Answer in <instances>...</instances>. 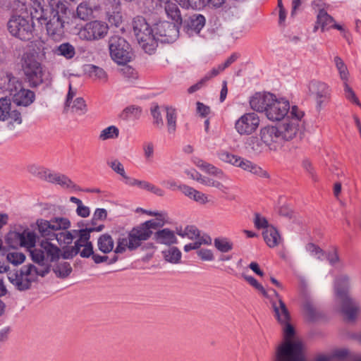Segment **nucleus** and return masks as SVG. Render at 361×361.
Listing matches in <instances>:
<instances>
[{
    "label": "nucleus",
    "instance_id": "nucleus-6",
    "mask_svg": "<svg viewBox=\"0 0 361 361\" xmlns=\"http://www.w3.org/2000/svg\"><path fill=\"white\" fill-rule=\"evenodd\" d=\"M303 116L304 112L298 106L291 107L290 114L279 126L283 141L290 140L298 135L303 125L302 121Z\"/></svg>",
    "mask_w": 361,
    "mask_h": 361
},
{
    "label": "nucleus",
    "instance_id": "nucleus-1",
    "mask_svg": "<svg viewBox=\"0 0 361 361\" xmlns=\"http://www.w3.org/2000/svg\"><path fill=\"white\" fill-rule=\"evenodd\" d=\"M60 254L61 250L56 245L43 241L38 247L30 251L32 260L37 265L29 264L19 271L9 272V281L19 290L30 288L39 276L44 277L49 272L50 262L57 260Z\"/></svg>",
    "mask_w": 361,
    "mask_h": 361
},
{
    "label": "nucleus",
    "instance_id": "nucleus-20",
    "mask_svg": "<svg viewBox=\"0 0 361 361\" xmlns=\"http://www.w3.org/2000/svg\"><path fill=\"white\" fill-rule=\"evenodd\" d=\"M78 239L75 242L73 246L67 247L63 249V252L61 254L63 258L64 259H71L75 255H77L80 250L82 247H84L87 245V243H91L90 241V235L89 234L88 231L86 229L78 230Z\"/></svg>",
    "mask_w": 361,
    "mask_h": 361
},
{
    "label": "nucleus",
    "instance_id": "nucleus-49",
    "mask_svg": "<svg viewBox=\"0 0 361 361\" xmlns=\"http://www.w3.org/2000/svg\"><path fill=\"white\" fill-rule=\"evenodd\" d=\"M29 172L33 176L47 180V176L49 173V169H45L42 166H37V165H30L28 167Z\"/></svg>",
    "mask_w": 361,
    "mask_h": 361
},
{
    "label": "nucleus",
    "instance_id": "nucleus-54",
    "mask_svg": "<svg viewBox=\"0 0 361 361\" xmlns=\"http://www.w3.org/2000/svg\"><path fill=\"white\" fill-rule=\"evenodd\" d=\"M73 111L79 115H82L87 111L85 100L82 97L76 98L71 106Z\"/></svg>",
    "mask_w": 361,
    "mask_h": 361
},
{
    "label": "nucleus",
    "instance_id": "nucleus-3",
    "mask_svg": "<svg viewBox=\"0 0 361 361\" xmlns=\"http://www.w3.org/2000/svg\"><path fill=\"white\" fill-rule=\"evenodd\" d=\"M133 29L138 44L147 54H152L157 47V41L153 30L145 18L137 16L133 20Z\"/></svg>",
    "mask_w": 361,
    "mask_h": 361
},
{
    "label": "nucleus",
    "instance_id": "nucleus-46",
    "mask_svg": "<svg viewBox=\"0 0 361 361\" xmlns=\"http://www.w3.org/2000/svg\"><path fill=\"white\" fill-rule=\"evenodd\" d=\"M217 157L221 161L229 164L233 166H235L239 158V156L230 153L228 151L224 149L219 150L217 152Z\"/></svg>",
    "mask_w": 361,
    "mask_h": 361
},
{
    "label": "nucleus",
    "instance_id": "nucleus-4",
    "mask_svg": "<svg viewBox=\"0 0 361 361\" xmlns=\"http://www.w3.org/2000/svg\"><path fill=\"white\" fill-rule=\"evenodd\" d=\"M271 291L273 292L274 295L278 299L277 302H272V306L275 312V316L277 319V320L281 323L285 324V327L283 329V334H284V338L286 341L282 343L281 345H279L277 348L276 354V360L275 361H279L278 360V355L279 352L280 351L281 348H282L283 346H285L287 343H299L301 345V351H302V343L300 341H291L290 338L294 335V329L293 327L288 323L290 315L289 312L288 311V309L285 305V303L282 301L281 298L279 295L278 293L272 289ZM301 357L302 360H304L303 356H302V352H301Z\"/></svg>",
    "mask_w": 361,
    "mask_h": 361
},
{
    "label": "nucleus",
    "instance_id": "nucleus-38",
    "mask_svg": "<svg viewBox=\"0 0 361 361\" xmlns=\"http://www.w3.org/2000/svg\"><path fill=\"white\" fill-rule=\"evenodd\" d=\"M198 182L203 184L205 186L208 187H213L216 189H218L220 192H221L224 194H228L229 191V188L224 185L221 182L216 180L213 178H209V177H204V178H199Z\"/></svg>",
    "mask_w": 361,
    "mask_h": 361
},
{
    "label": "nucleus",
    "instance_id": "nucleus-14",
    "mask_svg": "<svg viewBox=\"0 0 361 361\" xmlns=\"http://www.w3.org/2000/svg\"><path fill=\"white\" fill-rule=\"evenodd\" d=\"M290 106L289 101L285 98H278L274 94L270 102L265 116L271 121H281L290 114Z\"/></svg>",
    "mask_w": 361,
    "mask_h": 361
},
{
    "label": "nucleus",
    "instance_id": "nucleus-32",
    "mask_svg": "<svg viewBox=\"0 0 361 361\" xmlns=\"http://www.w3.org/2000/svg\"><path fill=\"white\" fill-rule=\"evenodd\" d=\"M97 247L102 252L109 253L114 250V240L109 234H102L97 240Z\"/></svg>",
    "mask_w": 361,
    "mask_h": 361
},
{
    "label": "nucleus",
    "instance_id": "nucleus-42",
    "mask_svg": "<svg viewBox=\"0 0 361 361\" xmlns=\"http://www.w3.org/2000/svg\"><path fill=\"white\" fill-rule=\"evenodd\" d=\"M214 247L221 252H228L233 247V243L227 238H216L214 240Z\"/></svg>",
    "mask_w": 361,
    "mask_h": 361
},
{
    "label": "nucleus",
    "instance_id": "nucleus-17",
    "mask_svg": "<svg viewBox=\"0 0 361 361\" xmlns=\"http://www.w3.org/2000/svg\"><path fill=\"white\" fill-rule=\"evenodd\" d=\"M260 119L255 113H245L235 123V129L241 135H250L258 128Z\"/></svg>",
    "mask_w": 361,
    "mask_h": 361
},
{
    "label": "nucleus",
    "instance_id": "nucleus-27",
    "mask_svg": "<svg viewBox=\"0 0 361 361\" xmlns=\"http://www.w3.org/2000/svg\"><path fill=\"white\" fill-rule=\"evenodd\" d=\"M47 181L61 185L65 188H75L74 183L66 176L49 171Z\"/></svg>",
    "mask_w": 361,
    "mask_h": 361
},
{
    "label": "nucleus",
    "instance_id": "nucleus-18",
    "mask_svg": "<svg viewBox=\"0 0 361 361\" xmlns=\"http://www.w3.org/2000/svg\"><path fill=\"white\" fill-rule=\"evenodd\" d=\"M278 360L279 361H304L301 357L300 343H287L279 352ZM317 361H329V360L326 357H322Z\"/></svg>",
    "mask_w": 361,
    "mask_h": 361
},
{
    "label": "nucleus",
    "instance_id": "nucleus-56",
    "mask_svg": "<svg viewBox=\"0 0 361 361\" xmlns=\"http://www.w3.org/2000/svg\"><path fill=\"white\" fill-rule=\"evenodd\" d=\"M254 224L255 226L258 229H267V228L270 227L267 219L258 213L255 214Z\"/></svg>",
    "mask_w": 361,
    "mask_h": 361
},
{
    "label": "nucleus",
    "instance_id": "nucleus-19",
    "mask_svg": "<svg viewBox=\"0 0 361 361\" xmlns=\"http://www.w3.org/2000/svg\"><path fill=\"white\" fill-rule=\"evenodd\" d=\"M11 119L10 123H16L20 124L22 118L20 113L11 105V100L7 98L0 99V120L6 121Z\"/></svg>",
    "mask_w": 361,
    "mask_h": 361
},
{
    "label": "nucleus",
    "instance_id": "nucleus-55",
    "mask_svg": "<svg viewBox=\"0 0 361 361\" xmlns=\"http://www.w3.org/2000/svg\"><path fill=\"white\" fill-rule=\"evenodd\" d=\"M151 114L153 117V124L157 128H162L164 126V121L158 106H154L151 109Z\"/></svg>",
    "mask_w": 361,
    "mask_h": 361
},
{
    "label": "nucleus",
    "instance_id": "nucleus-9",
    "mask_svg": "<svg viewBox=\"0 0 361 361\" xmlns=\"http://www.w3.org/2000/svg\"><path fill=\"white\" fill-rule=\"evenodd\" d=\"M8 88L13 94V102L17 106H27L35 100V93L23 87L22 82L11 74H7Z\"/></svg>",
    "mask_w": 361,
    "mask_h": 361
},
{
    "label": "nucleus",
    "instance_id": "nucleus-35",
    "mask_svg": "<svg viewBox=\"0 0 361 361\" xmlns=\"http://www.w3.org/2000/svg\"><path fill=\"white\" fill-rule=\"evenodd\" d=\"M164 259L171 264H179L181 262L182 253L176 247H169L161 252Z\"/></svg>",
    "mask_w": 361,
    "mask_h": 361
},
{
    "label": "nucleus",
    "instance_id": "nucleus-33",
    "mask_svg": "<svg viewBox=\"0 0 361 361\" xmlns=\"http://www.w3.org/2000/svg\"><path fill=\"white\" fill-rule=\"evenodd\" d=\"M165 12L169 18H171L177 24L182 23V16L180 11L176 3L171 2L170 0L165 2Z\"/></svg>",
    "mask_w": 361,
    "mask_h": 361
},
{
    "label": "nucleus",
    "instance_id": "nucleus-31",
    "mask_svg": "<svg viewBox=\"0 0 361 361\" xmlns=\"http://www.w3.org/2000/svg\"><path fill=\"white\" fill-rule=\"evenodd\" d=\"M78 230L63 231L54 234V239L56 240L61 245H68L72 243L74 238L78 236Z\"/></svg>",
    "mask_w": 361,
    "mask_h": 361
},
{
    "label": "nucleus",
    "instance_id": "nucleus-10",
    "mask_svg": "<svg viewBox=\"0 0 361 361\" xmlns=\"http://www.w3.org/2000/svg\"><path fill=\"white\" fill-rule=\"evenodd\" d=\"M37 226L39 233L42 237L46 238V240H42L41 243L43 241H47L51 244L49 240H54V235L56 232L59 230L68 229L71 226V223L66 218L55 217L50 221L38 219L37 221ZM51 245L53 244L51 243Z\"/></svg>",
    "mask_w": 361,
    "mask_h": 361
},
{
    "label": "nucleus",
    "instance_id": "nucleus-61",
    "mask_svg": "<svg viewBox=\"0 0 361 361\" xmlns=\"http://www.w3.org/2000/svg\"><path fill=\"white\" fill-rule=\"evenodd\" d=\"M128 236L130 243V250H135L140 245L142 240L134 232L131 231Z\"/></svg>",
    "mask_w": 361,
    "mask_h": 361
},
{
    "label": "nucleus",
    "instance_id": "nucleus-21",
    "mask_svg": "<svg viewBox=\"0 0 361 361\" xmlns=\"http://www.w3.org/2000/svg\"><path fill=\"white\" fill-rule=\"evenodd\" d=\"M176 23H169L164 21L157 24V34L161 37H164V41L172 42L175 41L179 35V25Z\"/></svg>",
    "mask_w": 361,
    "mask_h": 361
},
{
    "label": "nucleus",
    "instance_id": "nucleus-58",
    "mask_svg": "<svg viewBox=\"0 0 361 361\" xmlns=\"http://www.w3.org/2000/svg\"><path fill=\"white\" fill-rule=\"evenodd\" d=\"M244 278L252 287L259 290L264 296H268L266 290L254 277L251 276H245Z\"/></svg>",
    "mask_w": 361,
    "mask_h": 361
},
{
    "label": "nucleus",
    "instance_id": "nucleus-24",
    "mask_svg": "<svg viewBox=\"0 0 361 361\" xmlns=\"http://www.w3.org/2000/svg\"><path fill=\"white\" fill-rule=\"evenodd\" d=\"M205 18L201 14H193L188 17L184 22V30L191 36L199 34L205 25Z\"/></svg>",
    "mask_w": 361,
    "mask_h": 361
},
{
    "label": "nucleus",
    "instance_id": "nucleus-45",
    "mask_svg": "<svg viewBox=\"0 0 361 361\" xmlns=\"http://www.w3.org/2000/svg\"><path fill=\"white\" fill-rule=\"evenodd\" d=\"M56 275L59 278L67 277L72 271V267L68 262H60L53 269Z\"/></svg>",
    "mask_w": 361,
    "mask_h": 361
},
{
    "label": "nucleus",
    "instance_id": "nucleus-59",
    "mask_svg": "<svg viewBox=\"0 0 361 361\" xmlns=\"http://www.w3.org/2000/svg\"><path fill=\"white\" fill-rule=\"evenodd\" d=\"M250 173L261 178H269L268 172L255 163L253 164Z\"/></svg>",
    "mask_w": 361,
    "mask_h": 361
},
{
    "label": "nucleus",
    "instance_id": "nucleus-30",
    "mask_svg": "<svg viewBox=\"0 0 361 361\" xmlns=\"http://www.w3.org/2000/svg\"><path fill=\"white\" fill-rule=\"evenodd\" d=\"M263 237L269 247L277 246L281 241V238L278 231L273 226H270L264 231Z\"/></svg>",
    "mask_w": 361,
    "mask_h": 361
},
{
    "label": "nucleus",
    "instance_id": "nucleus-39",
    "mask_svg": "<svg viewBox=\"0 0 361 361\" xmlns=\"http://www.w3.org/2000/svg\"><path fill=\"white\" fill-rule=\"evenodd\" d=\"M166 122L167 129L170 134H173L176 130L177 113L175 109L166 107Z\"/></svg>",
    "mask_w": 361,
    "mask_h": 361
},
{
    "label": "nucleus",
    "instance_id": "nucleus-12",
    "mask_svg": "<svg viewBox=\"0 0 361 361\" xmlns=\"http://www.w3.org/2000/svg\"><path fill=\"white\" fill-rule=\"evenodd\" d=\"M8 30L21 40H30L32 37L33 23L20 16H13L8 22Z\"/></svg>",
    "mask_w": 361,
    "mask_h": 361
},
{
    "label": "nucleus",
    "instance_id": "nucleus-60",
    "mask_svg": "<svg viewBox=\"0 0 361 361\" xmlns=\"http://www.w3.org/2000/svg\"><path fill=\"white\" fill-rule=\"evenodd\" d=\"M128 236L130 243V250H135L140 245L142 240L134 232L131 231Z\"/></svg>",
    "mask_w": 361,
    "mask_h": 361
},
{
    "label": "nucleus",
    "instance_id": "nucleus-5",
    "mask_svg": "<svg viewBox=\"0 0 361 361\" xmlns=\"http://www.w3.org/2000/svg\"><path fill=\"white\" fill-rule=\"evenodd\" d=\"M50 16L46 23L48 35L55 39L61 38L64 33V18L66 8L60 0H50Z\"/></svg>",
    "mask_w": 361,
    "mask_h": 361
},
{
    "label": "nucleus",
    "instance_id": "nucleus-22",
    "mask_svg": "<svg viewBox=\"0 0 361 361\" xmlns=\"http://www.w3.org/2000/svg\"><path fill=\"white\" fill-rule=\"evenodd\" d=\"M106 13L109 22L111 25L118 27L122 23L120 0H108L106 4Z\"/></svg>",
    "mask_w": 361,
    "mask_h": 361
},
{
    "label": "nucleus",
    "instance_id": "nucleus-15",
    "mask_svg": "<svg viewBox=\"0 0 361 361\" xmlns=\"http://www.w3.org/2000/svg\"><path fill=\"white\" fill-rule=\"evenodd\" d=\"M261 141L270 150L276 151L283 146V140L279 126H267L260 129Z\"/></svg>",
    "mask_w": 361,
    "mask_h": 361
},
{
    "label": "nucleus",
    "instance_id": "nucleus-28",
    "mask_svg": "<svg viewBox=\"0 0 361 361\" xmlns=\"http://www.w3.org/2000/svg\"><path fill=\"white\" fill-rule=\"evenodd\" d=\"M157 225V221L154 220L147 221L141 226L134 228L132 231L134 232L142 241H144L147 240L152 234V231L150 228H156Z\"/></svg>",
    "mask_w": 361,
    "mask_h": 361
},
{
    "label": "nucleus",
    "instance_id": "nucleus-62",
    "mask_svg": "<svg viewBox=\"0 0 361 361\" xmlns=\"http://www.w3.org/2000/svg\"><path fill=\"white\" fill-rule=\"evenodd\" d=\"M344 91L345 97L350 102L360 105V102L355 96L354 91L349 87L346 82H344Z\"/></svg>",
    "mask_w": 361,
    "mask_h": 361
},
{
    "label": "nucleus",
    "instance_id": "nucleus-2",
    "mask_svg": "<svg viewBox=\"0 0 361 361\" xmlns=\"http://www.w3.org/2000/svg\"><path fill=\"white\" fill-rule=\"evenodd\" d=\"M350 288V278L346 274L338 276L334 283L335 297L341 305V310L348 320L354 321L359 313L360 307L359 304L348 295Z\"/></svg>",
    "mask_w": 361,
    "mask_h": 361
},
{
    "label": "nucleus",
    "instance_id": "nucleus-16",
    "mask_svg": "<svg viewBox=\"0 0 361 361\" xmlns=\"http://www.w3.org/2000/svg\"><path fill=\"white\" fill-rule=\"evenodd\" d=\"M36 234L29 230H25L22 233L20 232H11L6 237V242L12 247L20 245L25 247L29 249V251L38 247L41 243L35 246L36 243Z\"/></svg>",
    "mask_w": 361,
    "mask_h": 361
},
{
    "label": "nucleus",
    "instance_id": "nucleus-44",
    "mask_svg": "<svg viewBox=\"0 0 361 361\" xmlns=\"http://www.w3.org/2000/svg\"><path fill=\"white\" fill-rule=\"evenodd\" d=\"M264 143L259 140L257 137L251 136L247 138L245 141V147L247 149L252 151L254 153L257 154L262 152Z\"/></svg>",
    "mask_w": 361,
    "mask_h": 361
},
{
    "label": "nucleus",
    "instance_id": "nucleus-26",
    "mask_svg": "<svg viewBox=\"0 0 361 361\" xmlns=\"http://www.w3.org/2000/svg\"><path fill=\"white\" fill-rule=\"evenodd\" d=\"M84 71L85 74L94 80L104 83L108 81V75L106 72L99 66L93 64H87L84 67Z\"/></svg>",
    "mask_w": 361,
    "mask_h": 361
},
{
    "label": "nucleus",
    "instance_id": "nucleus-11",
    "mask_svg": "<svg viewBox=\"0 0 361 361\" xmlns=\"http://www.w3.org/2000/svg\"><path fill=\"white\" fill-rule=\"evenodd\" d=\"M308 95L314 99L316 109L321 111L329 102L331 89L329 86L322 81L312 80L307 85Z\"/></svg>",
    "mask_w": 361,
    "mask_h": 361
},
{
    "label": "nucleus",
    "instance_id": "nucleus-7",
    "mask_svg": "<svg viewBox=\"0 0 361 361\" xmlns=\"http://www.w3.org/2000/svg\"><path fill=\"white\" fill-rule=\"evenodd\" d=\"M22 67L30 87H35L44 82L45 73L42 64L32 55L24 56Z\"/></svg>",
    "mask_w": 361,
    "mask_h": 361
},
{
    "label": "nucleus",
    "instance_id": "nucleus-50",
    "mask_svg": "<svg viewBox=\"0 0 361 361\" xmlns=\"http://www.w3.org/2000/svg\"><path fill=\"white\" fill-rule=\"evenodd\" d=\"M334 63L339 73L341 79L344 82H347L348 77V71L343 61L339 56H336L334 57Z\"/></svg>",
    "mask_w": 361,
    "mask_h": 361
},
{
    "label": "nucleus",
    "instance_id": "nucleus-36",
    "mask_svg": "<svg viewBox=\"0 0 361 361\" xmlns=\"http://www.w3.org/2000/svg\"><path fill=\"white\" fill-rule=\"evenodd\" d=\"M156 239L159 243L172 245L177 243V238L173 231L164 228L156 233Z\"/></svg>",
    "mask_w": 361,
    "mask_h": 361
},
{
    "label": "nucleus",
    "instance_id": "nucleus-64",
    "mask_svg": "<svg viewBox=\"0 0 361 361\" xmlns=\"http://www.w3.org/2000/svg\"><path fill=\"white\" fill-rule=\"evenodd\" d=\"M303 310L309 319H314L316 316V311L314 305L311 302H305L303 305Z\"/></svg>",
    "mask_w": 361,
    "mask_h": 361
},
{
    "label": "nucleus",
    "instance_id": "nucleus-47",
    "mask_svg": "<svg viewBox=\"0 0 361 361\" xmlns=\"http://www.w3.org/2000/svg\"><path fill=\"white\" fill-rule=\"evenodd\" d=\"M177 234L182 238H188L193 240L200 235L199 230L194 226H187L183 230L180 229L177 231Z\"/></svg>",
    "mask_w": 361,
    "mask_h": 361
},
{
    "label": "nucleus",
    "instance_id": "nucleus-25",
    "mask_svg": "<svg viewBox=\"0 0 361 361\" xmlns=\"http://www.w3.org/2000/svg\"><path fill=\"white\" fill-rule=\"evenodd\" d=\"M180 190L185 196L199 204H204L209 202L208 195L187 185H180Z\"/></svg>",
    "mask_w": 361,
    "mask_h": 361
},
{
    "label": "nucleus",
    "instance_id": "nucleus-29",
    "mask_svg": "<svg viewBox=\"0 0 361 361\" xmlns=\"http://www.w3.org/2000/svg\"><path fill=\"white\" fill-rule=\"evenodd\" d=\"M333 23H334V18L329 15L324 8H320L317 16V25L314 30L320 27L322 31L324 32L331 28Z\"/></svg>",
    "mask_w": 361,
    "mask_h": 361
},
{
    "label": "nucleus",
    "instance_id": "nucleus-41",
    "mask_svg": "<svg viewBox=\"0 0 361 361\" xmlns=\"http://www.w3.org/2000/svg\"><path fill=\"white\" fill-rule=\"evenodd\" d=\"M107 164L115 173L123 178V181L127 185L128 180H130L131 177L126 174L123 165L118 159L108 161Z\"/></svg>",
    "mask_w": 361,
    "mask_h": 361
},
{
    "label": "nucleus",
    "instance_id": "nucleus-48",
    "mask_svg": "<svg viewBox=\"0 0 361 361\" xmlns=\"http://www.w3.org/2000/svg\"><path fill=\"white\" fill-rule=\"evenodd\" d=\"M305 250L310 255L319 260L325 259V252L317 245L310 243L306 245Z\"/></svg>",
    "mask_w": 361,
    "mask_h": 361
},
{
    "label": "nucleus",
    "instance_id": "nucleus-63",
    "mask_svg": "<svg viewBox=\"0 0 361 361\" xmlns=\"http://www.w3.org/2000/svg\"><path fill=\"white\" fill-rule=\"evenodd\" d=\"M325 259L329 261L331 265H336L339 261L337 250L336 248H332V250H329L328 253L325 252Z\"/></svg>",
    "mask_w": 361,
    "mask_h": 361
},
{
    "label": "nucleus",
    "instance_id": "nucleus-23",
    "mask_svg": "<svg viewBox=\"0 0 361 361\" xmlns=\"http://www.w3.org/2000/svg\"><path fill=\"white\" fill-rule=\"evenodd\" d=\"M273 96L274 94L271 93L257 92L250 99V107L257 112L265 114Z\"/></svg>",
    "mask_w": 361,
    "mask_h": 361
},
{
    "label": "nucleus",
    "instance_id": "nucleus-57",
    "mask_svg": "<svg viewBox=\"0 0 361 361\" xmlns=\"http://www.w3.org/2000/svg\"><path fill=\"white\" fill-rule=\"evenodd\" d=\"M127 185L129 186H137L140 188L149 191L152 183L145 180H139L131 177L130 179L128 180Z\"/></svg>",
    "mask_w": 361,
    "mask_h": 361
},
{
    "label": "nucleus",
    "instance_id": "nucleus-13",
    "mask_svg": "<svg viewBox=\"0 0 361 361\" xmlns=\"http://www.w3.org/2000/svg\"><path fill=\"white\" fill-rule=\"evenodd\" d=\"M109 31L106 23L101 20H92L87 23L78 32L80 39L87 41H96L106 37Z\"/></svg>",
    "mask_w": 361,
    "mask_h": 361
},
{
    "label": "nucleus",
    "instance_id": "nucleus-53",
    "mask_svg": "<svg viewBox=\"0 0 361 361\" xmlns=\"http://www.w3.org/2000/svg\"><path fill=\"white\" fill-rule=\"evenodd\" d=\"M6 259L10 263L16 266L22 264L25 261V256L22 252L12 251L7 254Z\"/></svg>",
    "mask_w": 361,
    "mask_h": 361
},
{
    "label": "nucleus",
    "instance_id": "nucleus-43",
    "mask_svg": "<svg viewBox=\"0 0 361 361\" xmlns=\"http://www.w3.org/2000/svg\"><path fill=\"white\" fill-rule=\"evenodd\" d=\"M119 135V130L115 126H110L103 129L99 135L100 140L104 141L110 139H116Z\"/></svg>",
    "mask_w": 361,
    "mask_h": 361
},
{
    "label": "nucleus",
    "instance_id": "nucleus-52",
    "mask_svg": "<svg viewBox=\"0 0 361 361\" xmlns=\"http://www.w3.org/2000/svg\"><path fill=\"white\" fill-rule=\"evenodd\" d=\"M77 16L81 20H87L92 15V10L85 3H81L77 8Z\"/></svg>",
    "mask_w": 361,
    "mask_h": 361
},
{
    "label": "nucleus",
    "instance_id": "nucleus-34",
    "mask_svg": "<svg viewBox=\"0 0 361 361\" xmlns=\"http://www.w3.org/2000/svg\"><path fill=\"white\" fill-rule=\"evenodd\" d=\"M127 249L130 250V243L128 236L125 235H120L116 240V246L114 250L115 255L110 259L109 263L112 264L118 260L116 255L123 254L126 251Z\"/></svg>",
    "mask_w": 361,
    "mask_h": 361
},
{
    "label": "nucleus",
    "instance_id": "nucleus-51",
    "mask_svg": "<svg viewBox=\"0 0 361 361\" xmlns=\"http://www.w3.org/2000/svg\"><path fill=\"white\" fill-rule=\"evenodd\" d=\"M204 172L214 176L220 179L226 180L228 179L227 175L219 168L208 163L206 167L203 170Z\"/></svg>",
    "mask_w": 361,
    "mask_h": 361
},
{
    "label": "nucleus",
    "instance_id": "nucleus-37",
    "mask_svg": "<svg viewBox=\"0 0 361 361\" xmlns=\"http://www.w3.org/2000/svg\"><path fill=\"white\" fill-rule=\"evenodd\" d=\"M142 109L140 106L131 105L125 108L121 114V118L125 121L138 119L141 115Z\"/></svg>",
    "mask_w": 361,
    "mask_h": 361
},
{
    "label": "nucleus",
    "instance_id": "nucleus-8",
    "mask_svg": "<svg viewBox=\"0 0 361 361\" xmlns=\"http://www.w3.org/2000/svg\"><path fill=\"white\" fill-rule=\"evenodd\" d=\"M109 49L111 59L118 64H126L132 57L131 48L123 37L114 35L109 38Z\"/></svg>",
    "mask_w": 361,
    "mask_h": 361
},
{
    "label": "nucleus",
    "instance_id": "nucleus-40",
    "mask_svg": "<svg viewBox=\"0 0 361 361\" xmlns=\"http://www.w3.org/2000/svg\"><path fill=\"white\" fill-rule=\"evenodd\" d=\"M55 54L62 56L66 59H71L74 57L75 54V49L70 43H63L57 47L55 50Z\"/></svg>",
    "mask_w": 361,
    "mask_h": 361
}]
</instances>
